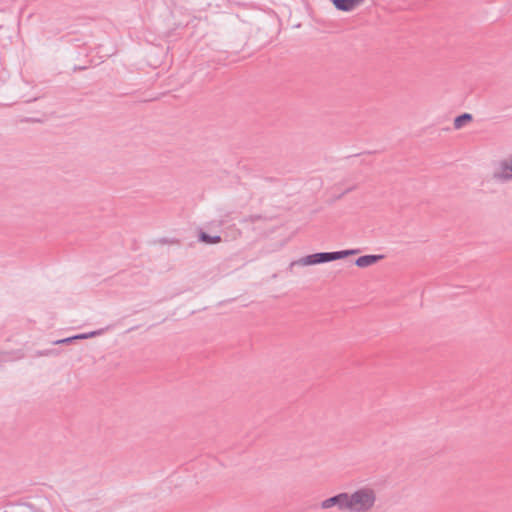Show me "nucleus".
I'll return each instance as SVG.
<instances>
[{"mask_svg":"<svg viewBox=\"0 0 512 512\" xmlns=\"http://www.w3.org/2000/svg\"><path fill=\"white\" fill-rule=\"evenodd\" d=\"M377 493L370 486L360 487L352 492H342L323 500L322 509L337 507L342 512H372L376 506Z\"/></svg>","mask_w":512,"mask_h":512,"instance_id":"f257e3e1","label":"nucleus"},{"mask_svg":"<svg viewBox=\"0 0 512 512\" xmlns=\"http://www.w3.org/2000/svg\"><path fill=\"white\" fill-rule=\"evenodd\" d=\"M493 177L499 180H507L512 178V159L503 161L498 164L493 172Z\"/></svg>","mask_w":512,"mask_h":512,"instance_id":"7ed1b4c3","label":"nucleus"},{"mask_svg":"<svg viewBox=\"0 0 512 512\" xmlns=\"http://www.w3.org/2000/svg\"><path fill=\"white\" fill-rule=\"evenodd\" d=\"M99 334H101V330L93 331V332H90V333H83V334L75 335L74 338H75V340L87 339V338H90V337H93V336H96V335H99Z\"/></svg>","mask_w":512,"mask_h":512,"instance_id":"6e6552de","label":"nucleus"},{"mask_svg":"<svg viewBox=\"0 0 512 512\" xmlns=\"http://www.w3.org/2000/svg\"><path fill=\"white\" fill-rule=\"evenodd\" d=\"M381 259H382L381 255H365V256L359 257L356 260V265L360 268H364V267L374 265Z\"/></svg>","mask_w":512,"mask_h":512,"instance_id":"39448f33","label":"nucleus"},{"mask_svg":"<svg viewBox=\"0 0 512 512\" xmlns=\"http://www.w3.org/2000/svg\"><path fill=\"white\" fill-rule=\"evenodd\" d=\"M74 341H75V338H74V336H72V337H68V338L62 339V340H58L55 343L56 344H70V343H72Z\"/></svg>","mask_w":512,"mask_h":512,"instance_id":"1a4fd4ad","label":"nucleus"},{"mask_svg":"<svg viewBox=\"0 0 512 512\" xmlns=\"http://www.w3.org/2000/svg\"><path fill=\"white\" fill-rule=\"evenodd\" d=\"M471 120H472V116L470 114H468V113L462 114L454 120V128L461 129L463 126L470 123Z\"/></svg>","mask_w":512,"mask_h":512,"instance_id":"423d86ee","label":"nucleus"},{"mask_svg":"<svg viewBox=\"0 0 512 512\" xmlns=\"http://www.w3.org/2000/svg\"><path fill=\"white\" fill-rule=\"evenodd\" d=\"M200 239H201V241H203L204 243H207V244H216V243L220 242L219 236H209L206 233H201Z\"/></svg>","mask_w":512,"mask_h":512,"instance_id":"0eeeda50","label":"nucleus"},{"mask_svg":"<svg viewBox=\"0 0 512 512\" xmlns=\"http://www.w3.org/2000/svg\"><path fill=\"white\" fill-rule=\"evenodd\" d=\"M364 0H332V4L337 10L350 12L362 5Z\"/></svg>","mask_w":512,"mask_h":512,"instance_id":"20e7f679","label":"nucleus"},{"mask_svg":"<svg viewBox=\"0 0 512 512\" xmlns=\"http://www.w3.org/2000/svg\"><path fill=\"white\" fill-rule=\"evenodd\" d=\"M354 250H343L337 252H323V253H315L311 255H307L300 260L301 265L310 266L321 264L325 262H331L339 259H343L350 255L355 254Z\"/></svg>","mask_w":512,"mask_h":512,"instance_id":"f03ea898","label":"nucleus"}]
</instances>
